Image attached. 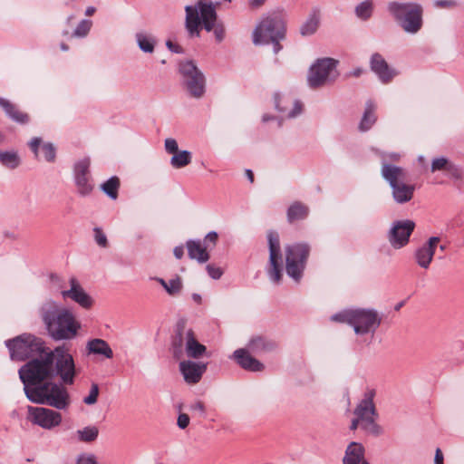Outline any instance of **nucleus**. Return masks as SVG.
Returning a JSON list of instances; mask_svg holds the SVG:
<instances>
[{
    "label": "nucleus",
    "instance_id": "nucleus-48",
    "mask_svg": "<svg viewBox=\"0 0 464 464\" xmlns=\"http://www.w3.org/2000/svg\"><path fill=\"white\" fill-rule=\"evenodd\" d=\"M446 173L454 179L459 180L462 179V170L452 162L450 164Z\"/></svg>",
    "mask_w": 464,
    "mask_h": 464
},
{
    "label": "nucleus",
    "instance_id": "nucleus-32",
    "mask_svg": "<svg viewBox=\"0 0 464 464\" xmlns=\"http://www.w3.org/2000/svg\"><path fill=\"white\" fill-rule=\"evenodd\" d=\"M87 350L89 353L101 354L108 359L112 358L113 352L108 343L102 339H92L87 343Z\"/></svg>",
    "mask_w": 464,
    "mask_h": 464
},
{
    "label": "nucleus",
    "instance_id": "nucleus-58",
    "mask_svg": "<svg viewBox=\"0 0 464 464\" xmlns=\"http://www.w3.org/2000/svg\"><path fill=\"white\" fill-rule=\"evenodd\" d=\"M435 5L437 7H450V6L453 5V3L451 1H448V0H439V1H436Z\"/></svg>",
    "mask_w": 464,
    "mask_h": 464
},
{
    "label": "nucleus",
    "instance_id": "nucleus-40",
    "mask_svg": "<svg viewBox=\"0 0 464 464\" xmlns=\"http://www.w3.org/2000/svg\"><path fill=\"white\" fill-rule=\"evenodd\" d=\"M90 165H91V160L90 158L86 157L79 161H77L74 165V176L77 177H90Z\"/></svg>",
    "mask_w": 464,
    "mask_h": 464
},
{
    "label": "nucleus",
    "instance_id": "nucleus-4",
    "mask_svg": "<svg viewBox=\"0 0 464 464\" xmlns=\"http://www.w3.org/2000/svg\"><path fill=\"white\" fill-rule=\"evenodd\" d=\"M333 322L345 323L353 327L356 334H373L382 323V317L373 309H349L331 316Z\"/></svg>",
    "mask_w": 464,
    "mask_h": 464
},
{
    "label": "nucleus",
    "instance_id": "nucleus-11",
    "mask_svg": "<svg viewBox=\"0 0 464 464\" xmlns=\"http://www.w3.org/2000/svg\"><path fill=\"white\" fill-rule=\"evenodd\" d=\"M12 360L24 361L44 350L41 339L32 334H23L6 342Z\"/></svg>",
    "mask_w": 464,
    "mask_h": 464
},
{
    "label": "nucleus",
    "instance_id": "nucleus-12",
    "mask_svg": "<svg viewBox=\"0 0 464 464\" xmlns=\"http://www.w3.org/2000/svg\"><path fill=\"white\" fill-rule=\"evenodd\" d=\"M179 70L188 94L196 99L202 98L206 91V79L202 72L192 61L180 63Z\"/></svg>",
    "mask_w": 464,
    "mask_h": 464
},
{
    "label": "nucleus",
    "instance_id": "nucleus-45",
    "mask_svg": "<svg viewBox=\"0 0 464 464\" xmlns=\"http://www.w3.org/2000/svg\"><path fill=\"white\" fill-rule=\"evenodd\" d=\"M182 289V282L180 277L177 276L174 279H171L168 283V287L166 291L170 295H178Z\"/></svg>",
    "mask_w": 464,
    "mask_h": 464
},
{
    "label": "nucleus",
    "instance_id": "nucleus-20",
    "mask_svg": "<svg viewBox=\"0 0 464 464\" xmlns=\"http://www.w3.org/2000/svg\"><path fill=\"white\" fill-rule=\"evenodd\" d=\"M371 69L378 75L379 79L383 83L390 82L397 75V72L389 66L380 53L372 54L371 58Z\"/></svg>",
    "mask_w": 464,
    "mask_h": 464
},
{
    "label": "nucleus",
    "instance_id": "nucleus-53",
    "mask_svg": "<svg viewBox=\"0 0 464 464\" xmlns=\"http://www.w3.org/2000/svg\"><path fill=\"white\" fill-rule=\"evenodd\" d=\"M166 45L173 53H183V48L180 45H179L178 44H175L170 40H168L166 42Z\"/></svg>",
    "mask_w": 464,
    "mask_h": 464
},
{
    "label": "nucleus",
    "instance_id": "nucleus-46",
    "mask_svg": "<svg viewBox=\"0 0 464 464\" xmlns=\"http://www.w3.org/2000/svg\"><path fill=\"white\" fill-rule=\"evenodd\" d=\"M99 396V386L96 383H92L90 393L83 399V402L87 405H92L97 402Z\"/></svg>",
    "mask_w": 464,
    "mask_h": 464
},
{
    "label": "nucleus",
    "instance_id": "nucleus-22",
    "mask_svg": "<svg viewBox=\"0 0 464 464\" xmlns=\"http://www.w3.org/2000/svg\"><path fill=\"white\" fill-rule=\"evenodd\" d=\"M0 107L10 120L18 124L26 125L31 121V117L27 112L7 99L0 97Z\"/></svg>",
    "mask_w": 464,
    "mask_h": 464
},
{
    "label": "nucleus",
    "instance_id": "nucleus-37",
    "mask_svg": "<svg viewBox=\"0 0 464 464\" xmlns=\"http://www.w3.org/2000/svg\"><path fill=\"white\" fill-rule=\"evenodd\" d=\"M191 162V153L188 150H181L174 153L170 163L176 169L183 168Z\"/></svg>",
    "mask_w": 464,
    "mask_h": 464
},
{
    "label": "nucleus",
    "instance_id": "nucleus-7",
    "mask_svg": "<svg viewBox=\"0 0 464 464\" xmlns=\"http://www.w3.org/2000/svg\"><path fill=\"white\" fill-rule=\"evenodd\" d=\"M19 377L24 383L26 396L29 390L38 388V385L45 382L44 381L53 379V365H51L48 353L44 356L33 359L22 366L19 370Z\"/></svg>",
    "mask_w": 464,
    "mask_h": 464
},
{
    "label": "nucleus",
    "instance_id": "nucleus-41",
    "mask_svg": "<svg viewBox=\"0 0 464 464\" xmlns=\"http://www.w3.org/2000/svg\"><path fill=\"white\" fill-rule=\"evenodd\" d=\"M0 162L9 169H15L19 165L20 160L14 152L0 151Z\"/></svg>",
    "mask_w": 464,
    "mask_h": 464
},
{
    "label": "nucleus",
    "instance_id": "nucleus-47",
    "mask_svg": "<svg viewBox=\"0 0 464 464\" xmlns=\"http://www.w3.org/2000/svg\"><path fill=\"white\" fill-rule=\"evenodd\" d=\"M93 231L96 243L102 247H107L108 240L103 231L100 227H95Z\"/></svg>",
    "mask_w": 464,
    "mask_h": 464
},
{
    "label": "nucleus",
    "instance_id": "nucleus-16",
    "mask_svg": "<svg viewBox=\"0 0 464 464\" xmlns=\"http://www.w3.org/2000/svg\"><path fill=\"white\" fill-rule=\"evenodd\" d=\"M414 228L415 223L410 219L394 222L388 234V240L392 246L395 249L405 246Z\"/></svg>",
    "mask_w": 464,
    "mask_h": 464
},
{
    "label": "nucleus",
    "instance_id": "nucleus-59",
    "mask_svg": "<svg viewBox=\"0 0 464 464\" xmlns=\"http://www.w3.org/2000/svg\"><path fill=\"white\" fill-rule=\"evenodd\" d=\"M173 253H174V256H175L178 259H180V258L183 256V255H184V248H183V246H176V247L174 248Z\"/></svg>",
    "mask_w": 464,
    "mask_h": 464
},
{
    "label": "nucleus",
    "instance_id": "nucleus-51",
    "mask_svg": "<svg viewBox=\"0 0 464 464\" xmlns=\"http://www.w3.org/2000/svg\"><path fill=\"white\" fill-rule=\"evenodd\" d=\"M76 464H97L94 455H81L77 459Z\"/></svg>",
    "mask_w": 464,
    "mask_h": 464
},
{
    "label": "nucleus",
    "instance_id": "nucleus-18",
    "mask_svg": "<svg viewBox=\"0 0 464 464\" xmlns=\"http://www.w3.org/2000/svg\"><path fill=\"white\" fill-rule=\"evenodd\" d=\"M439 242L440 237H431L422 246L416 250L415 260L420 267L424 269L430 267Z\"/></svg>",
    "mask_w": 464,
    "mask_h": 464
},
{
    "label": "nucleus",
    "instance_id": "nucleus-19",
    "mask_svg": "<svg viewBox=\"0 0 464 464\" xmlns=\"http://www.w3.org/2000/svg\"><path fill=\"white\" fill-rule=\"evenodd\" d=\"M207 369L205 363L195 362L192 361H182L179 363V371L187 383H198Z\"/></svg>",
    "mask_w": 464,
    "mask_h": 464
},
{
    "label": "nucleus",
    "instance_id": "nucleus-1",
    "mask_svg": "<svg viewBox=\"0 0 464 464\" xmlns=\"http://www.w3.org/2000/svg\"><path fill=\"white\" fill-rule=\"evenodd\" d=\"M217 5L211 0H198L194 5L185 6V27L190 37H198L204 28L213 32L218 42L224 40L225 26L218 19Z\"/></svg>",
    "mask_w": 464,
    "mask_h": 464
},
{
    "label": "nucleus",
    "instance_id": "nucleus-33",
    "mask_svg": "<svg viewBox=\"0 0 464 464\" xmlns=\"http://www.w3.org/2000/svg\"><path fill=\"white\" fill-rule=\"evenodd\" d=\"M375 111L376 105L372 101L367 102L363 116L359 124V130L361 131L369 130L375 123L377 120Z\"/></svg>",
    "mask_w": 464,
    "mask_h": 464
},
{
    "label": "nucleus",
    "instance_id": "nucleus-5",
    "mask_svg": "<svg viewBox=\"0 0 464 464\" xmlns=\"http://www.w3.org/2000/svg\"><path fill=\"white\" fill-rule=\"evenodd\" d=\"M65 384L45 382L38 388L29 390L26 396L29 401L38 404H46L57 410H66L71 404V397Z\"/></svg>",
    "mask_w": 464,
    "mask_h": 464
},
{
    "label": "nucleus",
    "instance_id": "nucleus-24",
    "mask_svg": "<svg viewBox=\"0 0 464 464\" xmlns=\"http://www.w3.org/2000/svg\"><path fill=\"white\" fill-rule=\"evenodd\" d=\"M31 150L34 153L36 158H39V150L43 158L48 162H53L56 157V148L53 143L43 142L41 138H34L29 143Z\"/></svg>",
    "mask_w": 464,
    "mask_h": 464
},
{
    "label": "nucleus",
    "instance_id": "nucleus-52",
    "mask_svg": "<svg viewBox=\"0 0 464 464\" xmlns=\"http://www.w3.org/2000/svg\"><path fill=\"white\" fill-rule=\"evenodd\" d=\"M178 426L180 428V429H186L188 424H189V417L188 414L186 413H180L178 417Z\"/></svg>",
    "mask_w": 464,
    "mask_h": 464
},
{
    "label": "nucleus",
    "instance_id": "nucleus-64",
    "mask_svg": "<svg viewBox=\"0 0 464 464\" xmlns=\"http://www.w3.org/2000/svg\"><path fill=\"white\" fill-rule=\"evenodd\" d=\"M61 49H62L63 51H67V50L69 49V47H68V45H67V44H61Z\"/></svg>",
    "mask_w": 464,
    "mask_h": 464
},
{
    "label": "nucleus",
    "instance_id": "nucleus-36",
    "mask_svg": "<svg viewBox=\"0 0 464 464\" xmlns=\"http://www.w3.org/2000/svg\"><path fill=\"white\" fill-rule=\"evenodd\" d=\"M136 40L139 47L145 53H152L156 44L155 38L145 33H138L136 34Z\"/></svg>",
    "mask_w": 464,
    "mask_h": 464
},
{
    "label": "nucleus",
    "instance_id": "nucleus-61",
    "mask_svg": "<svg viewBox=\"0 0 464 464\" xmlns=\"http://www.w3.org/2000/svg\"><path fill=\"white\" fill-rule=\"evenodd\" d=\"M94 13H95V8H94V7H92V6H91V7H88V8L86 9V12H85L86 15H88V16L92 15Z\"/></svg>",
    "mask_w": 464,
    "mask_h": 464
},
{
    "label": "nucleus",
    "instance_id": "nucleus-23",
    "mask_svg": "<svg viewBox=\"0 0 464 464\" xmlns=\"http://www.w3.org/2000/svg\"><path fill=\"white\" fill-rule=\"evenodd\" d=\"M250 352L247 348L237 349L234 352L233 357L243 369L250 372H262L265 368L264 364L254 358Z\"/></svg>",
    "mask_w": 464,
    "mask_h": 464
},
{
    "label": "nucleus",
    "instance_id": "nucleus-62",
    "mask_svg": "<svg viewBox=\"0 0 464 464\" xmlns=\"http://www.w3.org/2000/svg\"><path fill=\"white\" fill-rule=\"evenodd\" d=\"M156 280L165 288V290L167 289L169 282H166L162 278H157Z\"/></svg>",
    "mask_w": 464,
    "mask_h": 464
},
{
    "label": "nucleus",
    "instance_id": "nucleus-42",
    "mask_svg": "<svg viewBox=\"0 0 464 464\" xmlns=\"http://www.w3.org/2000/svg\"><path fill=\"white\" fill-rule=\"evenodd\" d=\"M356 15L362 19L367 20L372 16V3L371 0H366L361 3L355 9Z\"/></svg>",
    "mask_w": 464,
    "mask_h": 464
},
{
    "label": "nucleus",
    "instance_id": "nucleus-28",
    "mask_svg": "<svg viewBox=\"0 0 464 464\" xmlns=\"http://www.w3.org/2000/svg\"><path fill=\"white\" fill-rule=\"evenodd\" d=\"M321 24V12L319 9H314L309 14L306 20L300 26V34L303 36H309L315 34Z\"/></svg>",
    "mask_w": 464,
    "mask_h": 464
},
{
    "label": "nucleus",
    "instance_id": "nucleus-17",
    "mask_svg": "<svg viewBox=\"0 0 464 464\" xmlns=\"http://www.w3.org/2000/svg\"><path fill=\"white\" fill-rule=\"evenodd\" d=\"M70 286L69 290L62 291L61 294L63 299L70 298L85 309L92 306V298L84 291L76 278L72 277L70 279Z\"/></svg>",
    "mask_w": 464,
    "mask_h": 464
},
{
    "label": "nucleus",
    "instance_id": "nucleus-30",
    "mask_svg": "<svg viewBox=\"0 0 464 464\" xmlns=\"http://www.w3.org/2000/svg\"><path fill=\"white\" fill-rule=\"evenodd\" d=\"M276 348V342L264 336H255L251 338L247 344V349L254 353H267Z\"/></svg>",
    "mask_w": 464,
    "mask_h": 464
},
{
    "label": "nucleus",
    "instance_id": "nucleus-57",
    "mask_svg": "<svg viewBox=\"0 0 464 464\" xmlns=\"http://www.w3.org/2000/svg\"><path fill=\"white\" fill-rule=\"evenodd\" d=\"M435 464H443V454L440 449H437L435 452Z\"/></svg>",
    "mask_w": 464,
    "mask_h": 464
},
{
    "label": "nucleus",
    "instance_id": "nucleus-49",
    "mask_svg": "<svg viewBox=\"0 0 464 464\" xmlns=\"http://www.w3.org/2000/svg\"><path fill=\"white\" fill-rule=\"evenodd\" d=\"M207 271L210 277L213 279H218L223 275V271L220 267L216 266L212 264L207 266Z\"/></svg>",
    "mask_w": 464,
    "mask_h": 464
},
{
    "label": "nucleus",
    "instance_id": "nucleus-50",
    "mask_svg": "<svg viewBox=\"0 0 464 464\" xmlns=\"http://www.w3.org/2000/svg\"><path fill=\"white\" fill-rule=\"evenodd\" d=\"M165 149L169 153H176L179 151L178 142L176 140L169 138L165 140Z\"/></svg>",
    "mask_w": 464,
    "mask_h": 464
},
{
    "label": "nucleus",
    "instance_id": "nucleus-63",
    "mask_svg": "<svg viewBox=\"0 0 464 464\" xmlns=\"http://www.w3.org/2000/svg\"><path fill=\"white\" fill-rule=\"evenodd\" d=\"M192 297H193V300H194L195 302H197V303H198V304L201 302V296H200L199 295H198V294H194V295H192Z\"/></svg>",
    "mask_w": 464,
    "mask_h": 464
},
{
    "label": "nucleus",
    "instance_id": "nucleus-14",
    "mask_svg": "<svg viewBox=\"0 0 464 464\" xmlns=\"http://www.w3.org/2000/svg\"><path fill=\"white\" fill-rule=\"evenodd\" d=\"M267 241L269 248L267 274L273 282L278 284L283 276L282 253L278 233L273 230L268 231Z\"/></svg>",
    "mask_w": 464,
    "mask_h": 464
},
{
    "label": "nucleus",
    "instance_id": "nucleus-34",
    "mask_svg": "<svg viewBox=\"0 0 464 464\" xmlns=\"http://www.w3.org/2000/svg\"><path fill=\"white\" fill-rule=\"evenodd\" d=\"M308 208L301 202L293 203L287 210V219L289 222L304 219L308 215Z\"/></svg>",
    "mask_w": 464,
    "mask_h": 464
},
{
    "label": "nucleus",
    "instance_id": "nucleus-21",
    "mask_svg": "<svg viewBox=\"0 0 464 464\" xmlns=\"http://www.w3.org/2000/svg\"><path fill=\"white\" fill-rule=\"evenodd\" d=\"M182 343H184L186 354L190 358L199 359L207 351V347L198 341L191 329L188 330L184 336L180 334V344Z\"/></svg>",
    "mask_w": 464,
    "mask_h": 464
},
{
    "label": "nucleus",
    "instance_id": "nucleus-29",
    "mask_svg": "<svg viewBox=\"0 0 464 464\" xmlns=\"http://www.w3.org/2000/svg\"><path fill=\"white\" fill-rule=\"evenodd\" d=\"M364 460V449L357 442L349 444L343 459V464H362Z\"/></svg>",
    "mask_w": 464,
    "mask_h": 464
},
{
    "label": "nucleus",
    "instance_id": "nucleus-38",
    "mask_svg": "<svg viewBox=\"0 0 464 464\" xmlns=\"http://www.w3.org/2000/svg\"><path fill=\"white\" fill-rule=\"evenodd\" d=\"M99 434V430L95 426H88L82 430H77V436L80 441L82 442H92L94 441Z\"/></svg>",
    "mask_w": 464,
    "mask_h": 464
},
{
    "label": "nucleus",
    "instance_id": "nucleus-25",
    "mask_svg": "<svg viewBox=\"0 0 464 464\" xmlns=\"http://www.w3.org/2000/svg\"><path fill=\"white\" fill-rule=\"evenodd\" d=\"M382 176L391 187L394 184L406 181L407 179V173L404 169L388 163L382 164Z\"/></svg>",
    "mask_w": 464,
    "mask_h": 464
},
{
    "label": "nucleus",
    "instance_id": "nucleus-60",
    "mask_svg": "<svg viewBox=\"0 0 464 464\" xmlns=\"http://www.w3.org/2000/svg\"><path fill=\"white\" fill-rule=\"evenodd\" d=\"M246 175L251 183L254 182V173L250 169L246 170Z\"/></svg>",
    "mask_w": 464,
    "mask_h": 464
},
{
    "label": "nucleus",
    "instance_id": "nucleus-10",
    "mask_svg": "<svg viewBox=\"0 0 464 464\" xmlns=\"http://www.w3.org/2000/svg\"><path fill=\"white\" fill-rule=\"evenodd\" d=\"M285 255L287 275L295 282H299L310 255V246L304 243L287 245L285 246Z\"/></svg>",
    "mask_w": 464,
    "mask_h": 464
},
{
    "label": "nucleus",
    "instance_id": "nucleus-44",
    "mask_svg": "<svg viewBox=\"0 0 464 464\" xmlns=\"http://www.w3.org/2000/svg\"><path fill=\"white\" fill-rule=\"evenodd\" d=\"M92 27V22L90 20H82L73 32V36L84 37L88 34Z\"/></svg>",
    "mask_w": 464,
    "mask_h": 464
},
{
    "label": "nucleus",
    "instance_id": "nucleus-56",
    "mask_svg": "<svg viewBox=\"0 0 464 464\" xmlns=\"http://www.w3.org/2000/svg\"><path fill=\"white\" fill-rule=\"evenodd\" d=\"M267 0H249L248 5L251 9H258L265 5Z\"/></svg>",
    "mask_w": 464,
    "mask_h": 464
},
{
    "label": "nucleus",
    "instance_id": "nucleus-15",
    "mask_svg": "<svg viewBox=\"0 0 464 464\" xmlns=\"http://www.w3.org/2000/svg\"><path fill=\"white\" fill-rule=\"evenodd\" d=\"M29 420L45 430H52L62 422V414L52 409L44 407H28Z\"/></svg>",
    "mask_w": 464,
    "mask_h": 464
},
{
    "label": "nucleus",
    "instance_id": "nucleus-39",
    "mask_svg": "<svg viewBox=\"0 0 464 464\" xmlns=\"http://www.w3.org/2000/svg\"><path fill=\"white\" fill-rule=\"evenodd\" d=\"M75 183L77 186V190L82 196L89 195L93 189V185L92 184L91 176L90 177H77V178H75Z\"/></svg>",
    "mask_w": 464,
    "mask_h": 464
},
{
    "label": "nucleus",
    "instance_id": "nucleus-35",
    "mask_svg": "<svg viewBox=\"0 0 464 464\" xmlns=\"http://www.w3.org/2000/svg\"><path fill=\"white\" fill-rule=\"evenodd\" d=\"M120 185V179L114 176L102 183L101 185V188L109 198L111 199H116L118 198Z\"/></svg>",
    "mask_w": 464,
    "mask_h": 464
},
{
    "label": "nucleus",
    "instance_id": "nucleus-2",
    "mask_svg": "<svg viewBox=\"0 0 464 464\" xmlns=\"http://www.w3.org/2000/svg\"><path fill=\"white\" fill-rule=\"evenodd\" d=\"M41 313L48 334L53 340H72L77 335L81 324L69 309L48 303L43 306Z\"/></svg>",
    "mask_w": 464,
    "mask_h": 464
},
{
    "label": "nucleus",
    "instance_id": "nucleus-31",
    "mask_svg": "<svg viewBox=\"0 0 464 464\" xmlns=\"http://www.w3.org/2000/svg\"><path fill=\"white\" fill-rule=\"evenodd\" d=\"M188 256L199 263H205L209 259L208 246H203L199 241L189 240L187 242Z\"/></svg>",
    "mask_w": 464,
    "mask_h": 464
},
{
    "label": "nucleus",
    "instance_id": "nucleus-43",
    "mask_svg": "<svg viewBox=\"0 0 464 464\" xmlns=\"http://www.w3.org/2000/svg\"><path fill=\"white\" fill-rule=\"evenodd\" d=\"M450 163L451 162L444 157L434 159L431 162L430 170H431V172H436V171L446 172Z\"/></svg>",
    "mask_w": 464,
    "mask_h": 464
},
{
    "label": "nucleus",
    "instance_id": "nucleus-9",
    "mask_svg": "<svg viewBox=\"0 0 464 464\" xmlns=\"http://www.w3.org/2000/svg\"><path fill=\"white\" fill-rule=\"evenodd\" d=\"M53 365V378L58 377L63 384L72 385L77 375L72 355L65 345H61L48 353Z\"/></svg>",
    "mask_w": 464,
    "mask_h": 464
},
{
    "label": "nucleus",
    "instance_id": "nucleus-6",
    "mask_svg": "<svg viewBox=\"0 0 464 464\" xmlns=\"http://www.w3.org/2000/svg\"><path fill=\"white\" fill-rule=\"evenodd\" d=\"M387 10L398 24L409 34H416L422 26V6L417 3L392 1Z\"/></svg>",
    "mask_w": 464,
    "mask_h": 464
},
{
    "label": "nucleus",
    "instance_id": "nucleus-26",
    "mask_svg": "<svg viewBox=\"0 0 464 464\" xmlns=\"http://www.w3.org/2000/svg\"><path fill=\"white\" fill-rule=\"evenodd\" d=\"M276 107L279 111L285 112L289 118L297 116L302 111V104L290 97L275 96Z\"/></svg>",
    "mask_w": 464,
    "mask_h": 464
},
{
    "label": "nucleus",
    "instance_id": "nucleus-27",
    "mask_svg": "<svg viewBox=\"0 0 464 464\" xmlns=\"http://www.w3.org/2000/svg\"><path fill=\"white\" fill-rule=\"evenodd\" d=\"M392 197L399 204L409 202L413 198L415 187L414 185L406 184L405 181L394 184L391 187Z\"/></svg>",
    "mask_w": 464,
    "mask_h": 464
},
{
    "label": "nucleus",
    "instance_id": "nucleus-55",
    "mask_svg": "<svg viewBox=\"0 0 464 464\" xmlns=\"http://www.w3.org/2000/svg\"><path fill=\"white\" fill-rule=\"evenodd\" d=\"M190 409L193 410V411H199L201 414H204L205 411H206L204 403L202 401H198L194 402L190 406Z\"/></svg>",
    "mask_w": 464,
    "mask_h": 464
},
{
    "label": "nucleus",
    "instance_id": "nucleus-8",
    "mask_svg": "<svg viewBox=\"0 0 464 464\" xmlns=\"http://www.w3.org/2000/svg\"><path fill=\"white\" fill-rule=\"evenodd\" d=\"M374 392L369 391L364 398L359 402L353 411L354 418L352 420L350 429L355 430L357 428L364 431L379 435L382 433L381 427L376 423L378 412L373 402Z\"/></svg>",
    "mask_w": 464,
    "mask_h": 464
},
{
    "label": "nucleus",
    "instance_id": "nucleus-3",
    "mask_svg": "<svg viewBox=\"0 0 464 464\" xmlns=\"http://www.w3.org/2000/svg\"><path fill=\"white\" fill-rule=\"evenodd\" d=\"M286 32V18L282 12H275L261 20L253 33L255 44H273V50L277 53L282 45L280 41L285 39Z\"/></svg>",
    "mask_w": 464,
    "mask_h": 464
},
{
    "label": "nucleus",
    "instance_id": "nucleus-13",
    "mask_svg": "<svg viewBox=\"0 0 464 464\" xmlns=\"http://www.w3.org/2000/svg\"><path fill=\"white\" fill-rule=\"evenodd\" d=\"M337 63L332 58L318 59L310 68L307 78L309 86L317 88L334 82L339 75L336 70Z\"/></svg>",
    "mask_w": 464,
    "mask_h": 464
},
{
    "label": "nucleus",
    "instance_id": "nucleus-54",
    "mask_svg": "<svg viewBox=\"0 0 464 464\" xmlns=\"http://www.w3.org/2000/svg\"><path fill=\"white\" fill-rule=\"evenodd\" d=\"M218 239V236L216 232H209L204 239V243L207 245L208 243H211L213 246H216Z\"/></svg>",
    "mask_w": 464,
    "mask_h": 464
}]
</instances>
